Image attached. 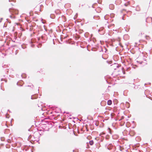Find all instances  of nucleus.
Wrapping results in <instances>:
<instances>
[{
	"label": "nucleus",
	"instance_id": "obj_1",
	"mask_svg": "<svg viewBox=\"0 0 152 152\" xmlns=\"http://www.w3.org/2000/svg\"><path fill=\"white\" fill-rule=\"evenodd\" d=\"M112 102L111 100H109L107 101V104L110 105L112 104Z\"/></svg>",
	"mask_w": 152,
	"mask_h": 152
},
{
	"label": "nucleus",
	"instance_id": "obj_2",
	"mask_svg": "<svg viewBox=\"0 0 152 152\" xmlns=\"http://www.w3.org/2000/svg\"><path fill=\"white\" fill-rule=\"evenodd\" d=\"M94 143L93 141H91L89 142V144L90 145H92Z\"/></svg>",
	"mask_w": 152,
	"mask_h": 152
}]
</instances>
